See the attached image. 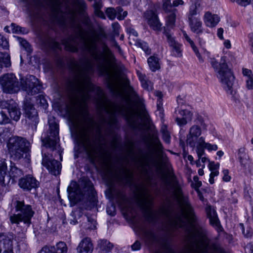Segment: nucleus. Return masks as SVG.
Returning <instances> with one entry per match:
<instances>
[{"instance_id": "1", "label": "nucleus", "mask_w": 253, "mask_h": 253, "mask_svg": "<svg viewBox=\"0 0 253 253\" xmlns=\"http://www.w3.org/2000/svg\"><path fill=\"white\" fill-rule=\"evenodd\" d=\"M93 71V64L87 60L84 67H78L74 80L70 83V87L75 94L71 101L69 115L71 122L75 125L80 123L84 125L85 131L93 129L96 126V133L102 136V126L97 124L90 116L87 101L90 99L89 92L93 90V85L90 83L89 73Z\"/></svg>"}, {"instance_id": "2", "label": "nucleus", "mask_w": 253, "mask_h": 253, "mask_svg": "<svg viewBox=\"0 0 253 253\" xmlns=\"http://www.w3.org/2000/svg\"><path fill=\"white\" fill-rule=\"evenodd\" d=\"M172 189L173 195L179 205L180 210L172 216V225L175 228L181 229L190 237H207L208 231L204 226L198 222L188 198L183 194L180 185L178 183L173 184Z\"/></svg>"}, {"instance_id": "3", "label": "nucleus", "mask_w": 253, "mask_h": 253, "mask_svg": "<svg viewBox=\"0 0 253 253\" xmlns=\"http://www.w3.org/2000/svg\"><path fill=\"white\" fill-rule=\"evenodd\" d=\"M0 85L4 92L15 93L20 88L29 95H34L39 93L42 85L39 80L34 76L29 75L20 79L19 84L14 74L8 73L0 77Z\"/></svg>"}, {"instance_id": "4", "label": "nucleus", "mask_w": 253, "mask_h": 253, "mask_svg": "<svg viewBox=\"0 0 253 253\" xmlns=\"http://www.w3.org/2000/svg\"><path fill=\"white\" fill-rule=\"evenodd\" d=\"M68 197L72 206L81 201H90L95 196V192L90 180L83 182L79 185L76 181H72L68 187Z\"/></svg>"}, {"instance_id": "5", "label": "nucleus", "mask_w": 253, "mask_h": 253, "mask_svg": "<svg viewBox=\"0 0 253 253\" xmlns=\"http://www.w3.org/2000/svg\"><path fill=\"white\" fill-rule=\"evenodd\" d=\"M137 204L142 210L145 220L150 223L155 224L160 221L162 216L170 218V213L168 209L162 208L159 210H153V201L150 195L141 193L137 199Z\"/></svg>"}, {"instance_id": "6", "label": "nucleus", "mask_w": 253, "mask_h": 253, "mask_svg": "<svg viewBox=\"0 0 253 253\" xmlns=\"http://www.w3.org/2000/svg\"><path fill=\"white\" fill-rule=\"evenodd\" d=\"M196 241L197 251L195 253H205L207 251L208 245L203 241ZM145 245L155 253H174L166 238H145Z\"/></svg>"}, {"instance_id": "7", "label": "nucleus", "mask_w": 253, "mask_h": 253, "mask_svg": "<svg viewBox=\"0 0 253 253\" xmlns=\"http://www.w3.org/2000/svg\"><path fill=\"white\" fill-rule=\"evenodd\" d=\"M210 63L214 71L217 73V77L224 88L227 92L231 93L234 77L226 63L225 57H222L220 62L215 58H211Z\"/></svg>"}, {"instance_id": "8", "label": "nucleus", "mask_w": 253, "mask_h": 253, "mask_svg": "<svg viewBox=\"0 0 253 253\" xmlns=\"http://www.w3.org/2000/svg\"><path fill=\"white\" fill-rule=\"evenodd\" d=\"M7 146L11 157L14 160L21 159L29 150V142L26 138L18 136L9 138Z\"/></svg>"}, {"instance_id": "9", "label": "nucleus", "mask_w": 253, "mask_h": 253, "mask_svg": "<svg viewBox=\"0 0 253 253\" xmlns=\"http://www.w3.org/2000/svg\"><path fill=\"white\" fill-rule=\"evenodd\" d=\"M16 211L17 214H14L10 217L12 223L19 224L23 222L26 226L29 227L31 223V219L34 214V211L30 205H25L24 202L17 201L15 205Z\"/></svg>"}, {"instance_id": "10", "label": "nucleus", "mask_w": 253, "mask_h": 253, "mask_svg": "<svg viewBox=\"0 0 253 253\" xmlns=\"http://www.w3.org/2000/svg\"><path fill=\"white\" fill-rule=\"evenodd\" d=\"M195 124L189 128L186 137V142L190 147H194L196 143H204L205 137L201 136L203 131L207 130V125L202 116L198 115L195 120Z\"/></svg>"}, {"instance_id": "11", "label": "nucleus", "mask_w": 253, "mask_h": 253, "mask_svg": "<svg viewBox=\"0 0 253 253\" xmlns=\"http://www.w3.org/2000/svg\"><path fill=\"white\" fill-rule=\"evenodd\" d=\"M1 106L3 108L7 110L10 118H8L3 111L0 112L1 119L0 121V125H5L10 123L11 119L15 122H18L20 118L21 113L18 104L13 99L2 101Z\"/></svg>"}, {"instance_id": "12", "label": "nucleus", "mask_w": 253, "mask_h": 253, "mask_svg": "<svg viewBox=\"0 0 253 253\" xmlns=\"http://www.w3.org/2000/svg\"><path fill=\"white\" fill-rule=\"evenodd\" d=\"M49 128L46 135L42 138V141L46 147L51 149L52 151L56 149L59 141V126L54 120L48 121Z\"/></svg>"}, {"instance_id": "13", "label": "nucleus", "mask_w": 253, "mask_h": 253, "mask_svg": "<svg viewBox=\"0 0 253 253\" xmlns=\"http://www.w3.org/2000/svg\"><path fill=\"white\" fill-rule=\"evenodd\" d=\"M42 164L51 174L57 175L60 173L61 165L57 160L52 159L51 156L42 154Z\"/></svg>"}, {"instance_id": "14", "label": "nucleus", "mask_w": 253, "mask_h": 253, "mask_svg": "<svg viewBox=\"0 0 253 253\" xmlns=\"http://www.w3.org/2000/svg\"><path fill=\"white\" fill-rule=\"evenodd\" d=\"M80 37L83 40L84 39L81 29L78 34L70 35L67 38L63 40L62 42L64 45L65 49L70 52H78L79 45L78 40Z\"/></svg>"}, {"instance_id": "15", "label": "nucleus", "mask_w": 253, "mask_h": 253, "mask_svg": "<svg viewBox=\"0 0 253 253\" xmlns=\"http://www.w3.org/2000/svg\"><path fill=\"white\" fill-rule=\"evenodd\" d=\"M193 113L187 109H179L178 107L175 109L174 117L177 124L180 126L186 125L192 120Z\"/></svg>"}, {"instance_id": "16", "label": "nucleus", "mask_w": 253, "mask_h": 253, "mask_svg": "<svg viewBox=\"0 0 253 253\" xmlns=\"http://www.w3.org/2000/svg\"><path fill=\"white\" fill-rule=\"evenodd\" d=\"M84 147L86 155L92 161L102 155L101 147L91 142L89 138H86Z\"/></svg>"}, {"instance_id": "17", "label": "nucleus", "mask_w": 253, "mask_h": 253, "mask_svg": "<svg viewBox=\"0 0 253 253\" xmlns=\"http://www.w3.org/2000/svg\"><path fill=\"white\" fill-rule=\"evenodd\" d=\"M23 108L25 111V116L29 120L28 123L31 125L32 128L34 127L36 128L39 123L38 113L36 110L33 105L28 101L24 103Z\"/></svg>"}, {"instance_id": "18", "label": "nucleus", "mask_w": 253, "mask_h": 253, "mask_svg": "<svg viewBox=\"0 0 253 253\" xmlns=\"http://www.w3.org/2000/svg\"><path fill=\"white\" fill-rule=\"evenodd\" d=\"M164 34L167 37V41L171 48V54L172 55L180 57L182 55L181 46L182 45L175 41L174 38L172 36L169 31L165 29Z\"/></svg>"}, {"instance_id": "19", "label": "nucleus", "mask_w": 253, "mask_h": 253, "mask_svg": "<svg viewBox=\"0 0 253 253\" xmlns=\"http://www.w3.org/2000/svg\"><path fill=\"white\" fill-rule=\"evenodd\" d=\"M144 17L150 27L156 31H161L162 24L160 23L157 15L153 10L146 11Z\"/></svg>"}, {"instance_id": "20", "label": "nucleus", "mask_w": 253, "mask_h": 253, "mask_svg": "<svg viewBox=\"0 0 253 253\" xmlns=\"http://www.w3.org/2000/svg\"><path fill=\"white\" fill-rule=\"evenodd\" d=\"M18 185L25 191H30L32 189L37 188L39 182L31 175H28L19 179Z\"/></svg>"}, {"instance_id": "21", "label": "nucleus", "mask_w": 253, "mask_h": 253, "mask_svg": "<svg viewBox=\"0 0 253 253\" xmlns=\"http://www.w3.org/2000/svg\"><path fill=\"white\" fill-rule=\"evenodd\" d=\"M163 8L168 13L167 23L168 26L172 27L175 21L176 9L173 7L171 0H163Z\"/></svg>"}, {"instance_id": "22", "label": "nucleus", "mask_w": 253, "mask_h": 253, "mask_svg": "<svg viewBox=\"0 0 253 253\" xmlns=\"http://www.w3.org/2000/svg\"><path fill=\"white\" fill-rule=\"evenodd\" d=\"M94 249L90 238H83L77 248L78 253H92Z\"/></svg>"}, {"instance_id": "23", "label": "nucleus", "mask_w": 253, "mask_h": 253, "mask_svg": "<svg viewBox=\"0 0 253 253\" xmlns=\"http://www.w3.org/2000/svg\"><path fill=\"white\" fill-rule=\"evenodd\" d=\"M113 201H115L121 208H126L128 203V199L120 191H113L111 193Z\"/></svg>"}, {"instance_id": "24", "label": "nucleus", "mask_w": 253, "mask_h": 253, "mask_svg": "<svg viewBox=\"0 0 253 253\" xmlns=\"http://www.w3.org/2000/svg\"><path fill=\"white\" fill-rule=\"evenodd\" d=\"M238 159L241 165L246 169L253 166V163L250 160L244 148H240L238 150Z\"/></svg>"}, {"instance_id": "25", "label": "nucleus", "mask_w": 253, "mask_h": 253, "mask_svg": "<svg viewBox=\"0 0 253 253\" xmlns=\"http://www.w3.org/2000/svg\"><path fill=\"white\" fill-rule=\"evenodd\" d=\"M208 217L209 218L211 224L217 229L220 228V222L215 210L211 206H207L206 208Z\"/></svg>"}, {"instance_id": "26", "label": "nucleus", "mask_w": 253, "mask_h": 253, "mask_svg": "<svg viewBox=\"0 0 253 253\" xmlns=\"http://www.w3.org/2000/svg\"><path fill=\"white\" fill-rule=\"evenodd\" d=\"M203 20L206 26L212 28L217 25L220 21V18L216 14L207 11L205 13Z\"/></svg>"}, {"instance_id": "27", "label": "nucleus", "mask_w": 253, "mask_h": 253, "mask_svg": "<svg viewBox=\"0 0 253 253\" xmlns=\"http://www.w3.org/2000/svg\"><path fill=\"white\" fill-rule=\"evenodd\" d=\"M114 246L109 241L105 239H100L97 241L96 250L98 253H108Z\"/></svg>"}, {"instance_id": "28", "label": "nucleus", "mask_w": 253, "mask_h": 253, "mask_svg": "<svg viewBox=\"0 0 253 253\" xmlns=\"http://www.w3.org/2000/svg\"><path fill=\"white\" fill-rule=\"evenodd\" d=\"M191 30L193 33L200 35L203 32L202 22L200 18L188 19Z\"/></svg>"}, {"instance_id": "29", "label": "nucleus", "mask_w": 253, "mask_h": 253, "mask_svg": "<svg viewBox=\"0 0 253 253\" xmlns=\"http://www.w3.org/2000/svg\"><path fill=\"white\" fill-rule=\"evenodd\" d=\"M85 48L95 60H97L99 59L97 52V45L95 39H92L89 42H85Z\"/></svg>"}, {"instance_id": "30", "label": "nucleus", "mask_w": 253, "mask_h": 253, "mask_svg": "<svg viewBox=\"0 0 253 253\" xmlns=\"http://www.w3.org/2000/svg\"><path fill=\"white\" fill-rule=\"evenodd\" d=\"M0 253H13L11 239L3 238L0 240Z\"/></svg>"}, {"instance_id": "31", "label": "nucleus", "mask_w": 253, "mask_h": 253, "mask_svg": "<svg viewBox=\"0 0 253 253\" xmlns=\"http://www.w3.org/2000/svg\"><path fill=\"white\" fill-rule=\"evenodd\" d=\"M122 174L120 176V180L125 185H131L132 183L133 174L129 169H122Z\"/></svg>"}, {"instance_id": "32", "label": "nucleus", "mask_w": 253, "mask_h": 253, "mask_svg": "<svg viewBox=\"0 0 253 253\" xmlns=\"http://www.w3.org/2000/svg\"><path fill=\"white\" fill-rule=\"evenodd\" d=\"M10 167V170L8 173L7 178L8 179V182L11 179L12 183H13L16 179L22 176L23 173L22 170L17 168L14 164L12 165L11 164Z\"/></svg>"}, {"instance_id": "33", "label": "nucleus", "mask_w": 253, "mask_h": 253, "mask_svg": "<svg viewBox=\"0 0 253 253\" xmlns=\"http://www.w3.org/2000/svg\"><path fill=\"white\" fill-rule=\"evenodd\" d=\"M242 73L245 77L246 86L248 89H253V74L251 70L243 68Z\"/></svg>"}, {"instance_id": "34", "label": "nucleus", "mask_w": 253, "mask_h": 253, "mask_svg": "<svg viewBox=\"0 0 253 253\" xmlns=\"http://www.w3.org/2000/svg\"><path fill=\"white\" fill-rule=\"evenodd\" d=\"M77 5L79 8L80 13L84 15L83 23L86 25H89L90 19L87 15L84 14L85 10L86 8V5L84 0H78Z\"/></svg>"}, {"instance_id": "35", "label": "nucleus", "mask_w": 253, "mask_h": 253, "mask_svg": "<svg viewBox=\"0 0 253 253\" xmlns=\"http://www.w3.org/2000/svg\"><path fill=\"white\" fill-rule=\"evenodd\" d=\"M48 253H66L67 251L66 245L63 242H59L56 246H48Z\"/></svg>"}, {"instance_id": "36", "label": "nucleus", "mask_w": 253, "mask_h": 253, "mask_svg": "<svg viewBox=\"0 0 253 253\" xmlns=\"http://www.w3.org/2000/svg\"><path fill=\"white\" fill-rule=\"evenodd\" d=\"M7 166L5 160H0V183L5 184V177L7 175Z\"/></svg>"}, {"instance_id": "37", "label": "nucleus", "mask_w": 253, "mask_h": 253, "mask_svg": "<svg viewBox=\"0 0 253 253\" xmlns=\"http://www.w3.org/2000/svg\"><path fill=\"white\" fill-rule=\"evenodd\" d=\"M2 63H3L6 67H8L11 65L10 55L6 52H0V73L3 68Z\"/></svg>"}, {"instance_id": "38", "label": "nucleus", "mask_w": 253, "mask_h": 253, "mask_svg": "<svg viewBox=\"0 0 253 253\" xmlns=\"http://www.w3.org/2000/svg\"><path fill=\"white\" fill-rule=\"evenodd\" d=\"M182 35H183L184 38H185V39L190 44L192 48L193 49L194 52L197 55L199 61L201 62H203L204 61V60L202 58L200 53L199 52V51H198L197 47L195 46L193 41L190 38V37L188 36V35L187 34L186 32L185 31H182Z\"/></svg>"}, {"instance_id": "39", "label": "nucleus", "mask_w": 253, "mask_h": 253, "mask_svg": "<svg viewBox=\"0 0 253 253\" xmlns=\"http://www.w3.org/2000/svg\"><path fill=\"white\" fill-rule=\"evenodd\" d=\"M200 5L201 2L200 0H194L193 3L190 7L188 19L196 18L195 16L198 14V9Z\"/></svg>"}, {"instance_id": "40", "label": "nucleus", "mask_w": 253, "mask_h": 253, "mask_svg": "<svg viewBox=\"0 0 253 253\" xmlns=\"http://www.w3.org/2000/svg\"><path fill=\"white\" fill-rule=\"evenodd\" d=\"M125 86L126 87V89L127 90V91L132 96H134L136 100L137 103L139 104V105L142 107L143 106V102L144 100L142 98H141L139 97L137 94L135 92V91L134 90L132 86H131L129 84V82L128 81H126L125 83Z\"/></svg>"}, {"instance_id": "41", "label": "nucleus", "mask_w": 253, "mask_h": 253, "mask_svg": "<svg viewBox=\"0 0 253 253\" xmlns=\"http://www.w3.org/2000/svg\"><path fill=\"white\" fill-rule=\"evenodd\" d=\"M147 62L149 68L152 72H155L160 68L159 59L157 57L150 56L148 58Z\"/></svg>"}, {"instance_id": "42", "label": "nucleus", "mask_w": 253, "mask_h": 253, "mask_svg": "<svg viewBox=\"0 0 253 253\" xmlns=\"http://www.w3.org/2000/svg\"><path fill=\"white\" fill-rule=\"evenodd\" d=\"M119 111L123 115L127 120H129L132 115V112L129 107H120Z\"/></svg>"}, {"instance_id": "43", "label": "nucleus", "mask_w": 253, "mask_h": 253, "mask_svg": "<svg viewBox=\"0 0 253 253\" xmlns=\"http://www.w3.org/2000/svg\"><path fill=\"white\" fill-rule=\"evenodd\" d=\"M204 144L205 141L204 143H202L201 144H199L197 142L196 143L194 147H192V148L196 147V153L199 159H200L201 157L203 156L205 154V149L206 148L204 146Z\"/></svg>"}, {"instance_id": "44", "label": "nucleus", "mask_w": 253, "mask_h": 253, "mask_svg": "<svg viewBox=\"0 0 253 253\" xmlns=\"http://www.w3.org/2000/svg\"><path fill=\"white\" fill-rule=\"evenodd\" d=\"M115 9L116 10L117 18L119 20L124 19L127 15V12L126 11H124L123 9L120 6L117 7Z\"/></svg>"}, {"instance_id": "45", "label": "nucleus", "mask_w": 253, "mask_h": 253, "mask_svg": "<svg viewBox=\"0 0 253 253\" xmlns=\"http://www.w3.org/2000/svg\"><path fill=\"white\" fill-rule=\"evenodd\" d=\"M106 13L108 17L112 20L115 19L117 16L116 10L113 7L107 8L106 10Z\"/></svg>"}, {"instance_id": "46", "label": "nucleus", "mask_w": 253, "mask_h": 253, "mask_svg": "<svg viewBox=\"0 0 253 253\" xmlns=\"http://www.w3.org/2000/svg\"><path fill=\"white\" fill-rule=\"evenodd\" d=\"M87 226L86 227L87 231H91V230L94 232L96 228V221L92 218L87 217Z\"/></svg>"}, {"instance_id": "47", "label": "nucleus", "mask_w": 253, "mask_h": 253, "mask_svg": "<svg viewBox=\"0 0 253 253\" xmlns=\"http://www.w3.org/2000/svg\"><path fill=\"white\" fill-rule=\"evenodd\" d=\"M239 226L243 234L245 237H251L253 235V231L251 228L247 227L246 229V232H245L244 224L243 223H240Z\"/></svg>"}, {"instance_id": "48", "label": "nucleus", "mask_w": 253, "mask_h": 253, "mask_svg": "<svg viewBox=\"0 0 253 253\" xmlns=\"http://www.w3.org/2000/svg\"><path fill=\"white\" fill-rule=\"evenodd\" d=\"M138 44L139 46L142 49L146 54L149 55L151 53V49L149 48L147 42L142 41L138 42Z\"/></svg>"}, {"instance_id": "49", "label": "nucleus", "mask_w": 253, "mask_h": 253, "mask_svg": "<svg viewBox=\"0 0 253 253\" xmlns=\"http://www.w3.org/2000/svg\"><path fill=\"white\" fill-rule=\"evenodd\" d=\"M113 34L115 36H118L120 34V30L121 26L118 22H114L112 24Z\"/></svg>"}, {"instance_id": "50", "label": "nucleus", "mask_w": 253, "mask_h": 253, "mask_svg": "<svg viewBox=\"0 0 253 253\" xmlns=\"http://www.w3.org/2000/svg\"><path fill=\"white\" fill-rule=\"evenodd\" d=\"M0 46L3 49H7L9 47L8 42L7 39L0 34Z\"/></svg>"}, {"instance_id": "51", "label": "nucleus", "mask_w": 253, "mask_h": 253, "mask_svg": "<svg viewBox=\"0 0 253 253\" xmlns=\"http://www.w3.org/2000/svg\"><path fill=\"white\" fill-rule=\"evenodd\" d=\"M18 39L20 44L25 48V49L28 52H31V46L27 41L21 38H19Z\"/></svg>"}, {"instance_id": "52", "label": "nucleus", "mask_w": 253, "mask_h": 253, "mask_svg": "<svg viewBox=\"0 0 253 253\" xmlns=\"http://www.w3.org/2000/svg\"><path fill=\"white\" fill-rule=\"evenodd\" d=\"M162 132L163 140L166 143H169L170 141V136L169 132L166 130L162 129Z\"/></svg>"}, {"instance_id": "53", "label": "nucleus", "mask_w": 253, "mask_h": 253, "mask_svg": "<svg viewBox=\"0 0 253 253\" xmlns=\"http://www.w3.org/2000/svg\"><path fill=\"white\" fill-rule=\"evenodd\" d=\"M204 146L209 151H216L218 149V147L216 144H211L209 143H206L205 141Z\"/></svg>"}, {"instance_id": "54", "label": "nucleus", "mask_w": 253, "mask_h": 253, "mask_svg": "<svg viewBox=\"0 0 253 253\" xmlns=\"http://www.w3.org/2000/svg\"><path fill=\"white\" fill-rule=\"evenodd\" d=\"M11 29L13 33H23V30H24V28L16 25L15 24H11Z\"/></svg>"}, {"instance_id": "55", "label": "nucleus", "mask_w": 253, "mask_h": 253, "mask_svg": "<svg viewBox=\"0 0 253 253\" xmlns=\"http://www.w3.org/2000/svg\"><path fill=\"white\" fill-rule=\"evenodd\" d=\"M141 84L142 86L144 89H145L147 90H150L152 89V86L151 84V83L147 80H145V81H143Z\"/></svg>"}, {"instance_id": "56", "label": "nucleus", "mask_w": 253, "mask_h": 253, "mask_svg": "<svg viewBox=\"0 0 253 253\" xmlns=\"http://www.w3.org/2000/svg\"><path fill=\"white\" fill-rule=\"evenodd\" d=\"M223 176L222 179L225 182H228L231 179V177L229 175V170L228 169H223L222 171Z\"/></svg>"}, {"instance_id": "57", "label": "nucleus", "mask_w": 253, "mask_h": 253, "mask_svg": "<svg viewBox=\"0 0 253 253\" xmlns=\"http://www.w3.org/2000/svg\"><path fill=\"white\" fill-rule=\"evenodd\" d=\"M219 167V163H215L213 162H209V168L210 170H218Z\"/></svg>"}, {"instance_id": "58", "label": "nucleus", "mask_w": 253, "mask_h": 253, "mask_svg": "<svg viewBox=\"0 0 253 253\" xmlns=\"http://www.w3.org/2000/svg\"><path fill=\"white\" fill-rule=\"evenodd\" d=\"M98 70L99 72V74L101 75H103L106 73L107 69L106 66L103 64H100L98 66Z\"/></svg>"}, {"instance_id": "59", "label": "nucleus", "mask_w": 253, "mask_h": 253, "mask_svg": "<svg viewBox=\"0 0 253 253\" xmlns=\"http://www.w3.org/2000/svg\"><path fill=\"white\" fill-rule=\"evenodd\" d=\"M232 1H235L239 4L245 6L250 4L251 0H231Z\"/></svg>"}, {"instance_id": "60", "label": "nucleus", "mask_w": 253, "mask_h": 253, "mask_svg": "<svg viewBox=\"0 0 253 253\" xmlns=\"http://www.w3.org/2000/svg\"><path fill=\"white\" fill-rule=\"evenodd\" d=\"M141 243L140 241L137 240L131 245V249L133 251H138L141 249Z\"/></svg>"}, {"instance_id": "61", "label": "nucleus", "mask_w": 253, "mask_h": 253, "mask_svg": "<svg viewBox=\"0 0 253 253\" xmlns=\"http://www.w3.org/2000/svg\"><path fill=\"white\" fill-rule=\"evenodd\" d=\"M163 103H162V99H158L157 102V111H159L160 114H162L163 111Z\"/></svg>"}, {"instance_id": "62", "label": "nucleus", "mask_w": 253, "mask_h": 253, "mask_svg": "<svg viewBox=\"0 0 253 253\" xmlns=\"http://www.w3.org/2000/svg\"><path fill=\"white\" fill-rule=\"evenodd\" d=\"M107 212L108 214L114 216L115 214V207L114 205L108 207L107 208Z\"/></svg>"}, {"instance_id": "63", "label": "nucleus", "mask_w": 253, "mask_h": 253, "mask_svg": "<svg viewBox=\"0 0 253 253\" xmlns=\"http://www.w3.org/2000/svg\"><path fill=\"white\" fill-rule=\"evenodd\" d=\"M39 103L41 104L43 108L45 109L48 107V104L47 103L46 100L43 97L40 96Z\"/></svg>"}, {"instance_id": "64", "label": "nucleus", "mask_w": 253, "mask_h": 253, "mask_svg": "<svg viewBox=\"0 0 253 253\" xmlns=\"http://www.w3.org/2000/svg\"><path fill=\"white\" fill-rule=\"evenodd\" d=\"M249 44L251 46V51L253 54V33H250L248 35Z\"/></svg>"}]
</instances>
